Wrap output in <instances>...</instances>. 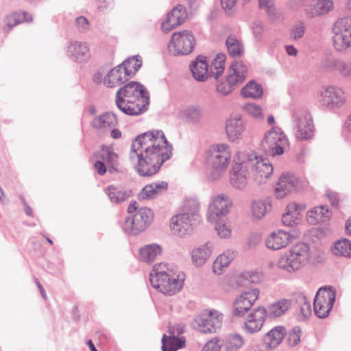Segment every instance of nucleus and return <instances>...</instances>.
<instances>
[{
  "label": "nucleus",
  "instance_id": "680f3d73",
  "mask_svg": "<svg viewBox=\"0 0 351 351\" xmlns=\"http://www.w3.org/2000/svg\"><path fill=\"white\" fill-rule=\"evenodd\" d=\"M262 240V234L259 232H252L247 238V245L250 248L257 247Z\"/></svg>",
  "mask_w": 351,
  "mask_h": 351
},
{
  "label": "nucleus",
  "instance_id": "de8ad7c7",
  "mask_svg": "<svg viewBox=\"0 0 351 351\" xmlns=\"http://www.w3.org/2000/svg\"><path fill=\"white\" fill-rule=\"evenodd\" d=\"M96 158L112 167L118 165V156L110 147L103 146L97 153Z\"/></svg>",
  "mask_w": 351,
  "mask_h": 351
},
{
  "label": "nucleus",
  "instance_id": "338daca9",
  "mask_svg": "<svg viewBox=\"0 0 351 351\" xmlns=\"http://www.w3.org/2000/svg\"><path fill=\"white\" fill-rule=\"evenodd\" d=\"M221 346L218 343V341L212 339L206 343L202 351H220Z\"/></svg>",
  "mask_w": 351,
  "mask_h": 351
},
{
  "label": "nucleus",
  "instance_id": "9d476101",
  "mask_svg": "<svg viewBox=\"0 0 351 351\" xmlns=\"http://www.w3.org/2000/svg\"><path fill=\"white\" fill-rule=\"evenodd\" d=\"M288 145V138L278 127H273L265 132L262 141V147L265 152L272 156L282 155Z\"/></svg>",
  "mask_w": 351,
  "mask_h": 351
},
{
  "label": "nucleus",
  "instance_id": "4468645a",
  "mask_svg": "<svg viewBox=\"0 0 351 351\" xmlns=\"http://www.w3.org/2000/svg\"><path fill=\"white\" fill-rule=\"evenodd\" d=\"M223 315L217 310L203 311L193 322V327L202 333L215 332L221 328Z\"/></svg>",
  "mask_w": 351,
  "mask_h": 351
},
{
  "label": "nucleus",
  "instance_id": "e433bc0d",
  "mask_svg": "<svg viewBox=\"0 0 351 351\" xmlns=\"http://www.w3.org/2000/svg\"><path fill=\"white\" fill-rule=\"evenodd\" d=\"M162 247L156 243L146 245L139 250V258L147 263H153L162 254Z\"/></svg>",
  "mask_w": 351,
  "mask_h": 351
},
{
  "label": "nucleus",
  "instance_id": "09e8293b",
  "mask_svg": "<svg viewBox=\"0 0 351 351\" xmlns=\"http://www.w3.org/2000/svg\"><path fill=\"white\" fill-rule=\"evenodd\" d=\"M120 65L123 68L129 77H132L141 67L142 58L138 55L134 56L126 59Z\"/></svg>",
  "mask_w": 351,
  "mask_h": 351
},
{
  "label": "nucleus",
  "instance_id": "cd10ccee",
  "mask_svg": "<svg viewBox=\"0 0 351 351\" xmlns=\"http://www.w3.org/2000/svg\"><path fill=\"white\" fill-rule=\"evenodd\" d=\"M271 209L272 200L269 197L253 199L250 204V213L254 221L263 219Z\"/></svg>",
  "mask_w": 351,
  "mask_h": 351
},
{
  "label": "nucleus",
  "instance_id": "3c124183",
  "mask_svg": "<svg viewBox=\"0 0 351 351\" xmlns=\"http://www.w3.org/2000/svg\"><path fill=\"white\" fill-rule=\"evenodd\" d=\"M226 47L228 53L232 57L240 56L243 52L242 43L233 36H230L227 38Z\"/></svg>",
  "mask_w": 351,
  "mask_h": 351
},
{
  "label": "nucleus",
  "instance_id": "5701e85b",
  "mask_svg": "<svg viewBox=\"0 0 351 351\" xmlns=\"http://www.w3.org/2000/svg\"><path fill=\"white\" fill-rule=\"evenodd\" d=\"M186 9L182 5H177L167 14L166 19L161 24L162 32L167 33L182 24L186 19Z\"/></svg>",
  "mask_w": 351,
  "mask_h": 351
},
{
  "label": "nucleus",
  "instance_id": "052dcab7",
  "mask_svg": "<svg viewBox=\"0 0 351 351\" xmlns=\"http://www.w3.org/2000/svg\"><path fill=\"white\" fill-rule=\"evenodd\" d=\"M75 27L82 33H86L90 29V23L84 16H80L75 19Z\"/></svg>",
  "mask_w": 351,
  "mask_h": 351
},
{
  "label": "nucleus",
  "instance_id": "a211bd4d",
  "mask_svg": "<svg viewBox=\"0 0 351 351\" xmlns=\"http://www.w3.org/2000/svg\"><path fill=\"white\" fill-rule=\"evenodd\" d=\"M66 54L71 60L78 63H86L92 57L89 44L77 40L69 43Z\"/></svg>",
  "mask_w": 351,
  "mask_h": 351
},
{
  "label": "nucleus",
  "instance_id": "49530a36",
  "mask_svg": "<svg viewBox=\"0 0 351 351\" xmlns=\"http://www.w3.org/2000/svg\"><path fill=\"white\" fill-rule=\"evenodd\" d=\"M180 114L185 118L188 122L197 123L203 117V110L198 105H191L184 108Z\"/></svg>",
  "mask_w": 351,
  "mask_h": 351
},
{
  "label": "nucleus",
  "instance_id": "1a4fd4ad",
  "mask_svg": "<svg viewBox=\"0 0 351 351\" xmlns=\"http://www.w3.org/2000/svg\"><path fill=\"white\" fill-rule=\"evenodd\" d=\"M247 72V67L243 62L235 61L230 65L226 80L217 85V91L223 95L230 94L244 82Z\"/></svg>",
  "mask_w": 351,
  "mask_h": 351
},
{
  "label": "nucleus",
  "instance_id": "2f4dec72",
  "mask_svg": "<svg viewBox=\"0 0 351 351\" xmlns=\"http://www.w3.org/2000/svg\"><path fill=\"white\" fill-rule=\"evenodd\" d=\"M128 77L123 68L119 64L108 73L104 79V83L108 87L113 88L128 81Z\"/></svg>",
  "mask_w": 351,
  "mask_h": 351
},
{
  "label": "nucleus",
  "instance_id": "0e129e2a",
  "mask_svg": "<svg viewBox=\"0 0 351 351\" xmlns=\"http://www.w3.org/2000/svg\"><path fill=\"white\" fill-rule=\"evenodd\" d=\"M305 27L302 23L295 25L291 32V36L293 39L297 40L301 38L304 34Z\"/></svg>",
  "mask_w": 351,
  "mask_h": 351
},
{
  "label": "nucleus",
  "instance_id": "c756f323",
  "mask_svg": "<svg viewBox=\"0 0 351 351\" xmlns=\"http://www.w3.org/2000/svg\"><path fill=\"white\" fill-rule=\"evenodd\" d=\"M167 189L168 184L166 182H153L143 188L138 197L142 200L152 199L164 193Z\"/></svg>",
  "mask_w": 351,
  "mask_h": 351
},
{
  "label": "nucleus",
  "instance_id": "7c9ffc66",
  "mask_svg": "<svg viewBox=\"0 0 351 351\" xmlns=\"http://www.w3.org/2000/svg\"><path fill=\"white\" fill-rule=\"evenodd\" d=\"M237 252L233 250H227L219 254L213 263L212 269L215 274L221 275L231 262L236 258Z\"/></svg>",
  "mask_w": 351,
  "mask_h": 351
},
{
  "label": "nucleus",
  "instance_id": "b1692460",
  "mask_svg": "<svg viewBox=\"0 0 351 351\" xmlns=\"http://www.w3.org/2000/svg\"><path fill=\"white\" fill-rule=\"evenodd\" d=\"M295 136L299 141L311 138L314 134V125L308 115L295 116Z\"/></svg>",
  "mask_w": 351,
  "mask_h": 351
},
{
  "label": "nucleus",
  "instance_id": "a18cd8bd",
  "mask_svg": "<svg viewBox=\"0 0 351 351\" xmlns=\"http://www.w3.org/2000/svg\"><path fill=\"white\" fill-rule=\"evenodd\" d=\"M226 58L224 53H219L215 56L211 61L210 66L208 65L209 76L217 80L222 75L224 71Z\"/></svg>",
  "mask_w": 351,
  "mask_h": 351
},
{
  "label": "nucleus",
  "instance_id": "5fc2aeb1",
  "mask_svg": "<svg viewBox=\"0 0 351 351\" xmlns=\"http://www.w3.org/2000/svg\"><path fill=\"white\" fill-rule=\"evenodd\" d=\"M258 5L261 10H264L271 21H275L280 17L276 12L273 0H258Z\"/></svg>",
  "mask_w": 351,
  "mask_h": 351
},
{
  "label": "nucleus",
  "instance_id": "e2e57ef3",
  "mask_svg": "<svg viewBox=\"0 0 351 351\" xmlns=\"http://www.w3.org/2000/svg\"><path fill=\"white\" fill-rule=\"evenodd\" d=\"M252 30L256 40L261 41L265 31L264 25L261 22L256 21L252 25Z\"/></svg>",
  "mask_w": 351,
  "mask_h": 351
},
{
  "label": "nucleus",
  "instance_id": "9b49d317",
  "mask_svg": "<svg viewBox=\"0 0 351 351\" xmlns=\"http://www.w3.org/2000/svg\"><path fill=\"white\" fill-rule=\"evenodd\" d=\"M232 207V201L229 195L220 193L213 195L208 204L206 214L207 220L217 223L222 217L227 216Z\"/></svg>",
  "mask_w": 351,
  "mask_h": 351
},
{
  "label": "nucleus",
  "instance_id": "aec40b11",
  "mask_svg": "<svg viewBox=\"0 0 351 351\" xmlns=\"http://www.w3.org/2000/svg\"><path fill=\"white\" fill-rule=\"evenodd\" d=\"M245 131V121L241 115H231L226 121V133L230 142H238L242 138Z\"/></svg>",
  "mask_w": 351,
  "mask_h": 351
},
{
  "label": "nucleus",
  "instance_id": "6ab92c4d",
  "mask_svg": "<svg viewBox=\"0 0 351 351\" xmlns=\"http://www.w3.org/2000/svg\"><path fill=\"white\" fill-rule=\"evenodd\" d=\"M267 310L263 306L254 308L245 318L243 330L247 334H254L259 332L265 321Z\"/></svg>",
  "mask_w": 351,
  "mask_h": 351
},
{
  "label": "nucleus",
  "instance_id": "f03ea898",
  "mask_svg": "<svg viewBox=\"0 0 351 351\" xmlns=\"http://www.w3.org/2000/svg\"><path fill=\"white\" fill-rule=\"evenodd\" d=\"M149 97L146 88L141 84L131 82L120 88L116 94V104L124 114L137 116L146 110Z\"/></svg>",
  "mask_w": 351,
  "mask_h": 351
},
{
  "label": "nucleus",
  "instance_id": "a19ab883",
  "mask_svg": "<svg viewBox=\"0 0 351 351\" xmlns=\"http://www.w3.org/2000/svg\"><path fill=\"white\" fill-rule=\"evenodd\" d=\"M173 328H169V335H163L162 338V350L168 349L169 350L182 348L185 344V340L182 338L176 337Z\"/></svg>",
  "mask_w": 351,
  "mask_h": 351
},
{
  "label": "nucleus",
  "instance_id": "6e6552de",
  "mask_svg": "<svg viewBox=\"0 0 351 351\" xmlns=\"http://www.w3.org/2000/svg\"><path fill=\"white\" fill-rule=\"evenodd\" d=\"M332 46L336 51L347 53L351 51V16L337 19L332 27Z\"/></svg>",
  "mask_w": 351,
  "mask_h": 351
},
{
  "label": "nucleus",
  "instance_id": "774afa93",
  "mask_svg": "<svg viewBox=\"0 0 351 351\" xmlns=\"http://www.w3.org/2000/svg\"><path fill=\"white\" fill-rule=\"evenodd\" d=\"M106 163L104 162H103L102 160H101L100 159H99L95 163V170L97 171V172L100 174V175H103L106 173Z\"/></svg>",
  "mask_w": 351,
  "mask_h": 351
},
{
  "label": "nucleus",
  "instance_id": "473e14b6",
  "mask_svg": "<svg viewBox=\"0 0 351 351\" xmlns=\"http://www.w3.org/2000/svg\"><path fill=\"white\" fill-rule=\"evenodd\" d=\"M117 124L116 115L110 112H106L100 116L95 117L91 121L93 128L106 132L114 128Z\"/></svg>",
  "mask_w": 351,
  "mask_h": 351
},
{
  "label": "nucleus",
  "instance_id": "13d9d810",
  "mask_svg": "<svg viewBox=\"0 0 351 351\" xmlns=\"http://www.w3.org/2000/svg\"><path fill=\"white\" fill-rule=\"evenodd\" d=\"M302 330L300 327L293 328L288 334L287 342L290 346H295L300 342Z\"/></svg>",
  "mask_w": 351,
  "mask_h": 351
},
{
  "label": "nucleus",
  "instance_id": "72a5a7b5",
  "mask_svg": "<svg viewBox=\"0 0 351 351\" xmlns=\"http://www.w3.org/2000/svg\"><path fill=\"white\" fill-rule=\"evenodd\" d=\"M180 213L188 217L193 221L198 220L200 217L199 201L195 197L185 199L180 208Z\"/></svg>",
  "mask_w": 351,
  "mask_h": 351
},
{
  "label": "nucleus",
  "instance_id": "4be33fe9",
  "mask_svg": "<svg viewBox=\"0 0 351 351\" xmlns=\"http://www.w3.org/2000/svg\"><path fill=\"white\" fill-rule=\"evenodd\" d=\"M291 234L283 230H278L269 233L265 239L266 247L272 251L285 248L291 241Z\"/></svg>",
  "mask_w": 351,
  "mask_h": 351
},
{
  "label": "nucleus",
  "instance_id": "393cba45",
  "mask_svg": "<svg viewBox=\"0 0 351 351\" xmlns=\"http://www.w3.org/2000/svg\"><path fill=\"white\" fill-rule=\"evenodd\" d=\"M306 206L302 204L291 202L287 204L282 216V221L285 226L293 227L300 222L302 213Z\"/></svg>",
  "mask_w": 351,
  "mask_h": 351
},
{
  "label": "nucleus",
  "instance_id": "69168bd1",
  "mask_svg": "<svg viewBox=\"0 0 351 351\" xmlns=\"http://www.w3.org/2000/svg\"><path fill=\"white\" fill-rule=\"evenodd\" d=\"M237 0H221V3L226 13L230 15L233 13Z\"/></svg>",
  "mask_w": 351,
  "mask_h": 351
},
{
  "label": "nucleus",
  "instance_id": "f8f14e48",
  "mask_svg": "<svg viewBox=\"0 0 351 351\" xmlns=\"http://www.w3.org/2000/svg\"><path fill=\"white\" fill-rule=\"evenodd\" d=\"M317 100L322 106L334 110L341 107L345 104L346 97L341 88L329 85L317 91Z\"/></svg>",
  "mask_w": 351,
  "mask_h": 351
},
{
  "label": "nucleus",
  "instance_id": "c03bdc74",
  "mask_svg": "<svg viewBox=\"0 0 351 351\" xmlns=\"http://www.w3.org/2000/svg\"><path fill=\"white\" fill-rule=\"evenodd\" d=\"M329 69L346 78L351 79V60L332 59L330 62Z\"/></svg>",
  "mask_w": 351,
  "mask_h": 351
},
{
  "label": "nucleus",
  "instance_id": "39448f33",
  "mask_svg": "<svg viewBox=\"0 0 351 351\" xmlns=\"http://www.w3.org/2000/svg\"><path fill=\"white\" fill-rule=\"evenodd\" d=\"M232 157L230 146L225 143H215L206 152V160L211 167L208 179L219 180L228 169Z\"/></svg>",
  "mask_w": 351,
  "mask_h": 351
},
{
  "label": "nucleus",
  "instance_id": "6e6d98bb",
  "mask_svg": "<svg viewBox=\"0 0 351 351\" xmlns=\"http://www.w3.org/2000/svg\"><path fill=\"white\" fill-rule=\"evenodd\" d=\"M244 343L243 337L237 333L230 334L226 342V349L230 351L238 350Z\"/></svg>",
  "mask_w": 351,
  "mask_h": 351
},
{
  "label": "nucleus",
  "instance_id": "f257e3e1",
  "mask_svg": "<svg viewBox=\"0 0 351 351\" xmlns=\"http://www.w3.org/2000/svg\"><path fill=\"white\" fill-rule=\"evenodd\" d=\"M172 155V145L162 130H152L138 135L131 145L129 159L142 176H152Z\"/></svg>",
  "mask_w": 351,
  "mask_h": 351
},
{
  "label": "nucleus",
  "instance_id": "f704fd0d",
  "mask_svg": "<svg viewBox=\"0 0 351 351\" xmlns=\"http://www.w3.org/2000/svg\"><path fill=\"white\" fill-rule=\"evenodd\" d=\"M334 8L332 0H317L307 10V14L311 18L324 16L332 12Z\"/></svg>",
  "mask_w": 351,
  "mask_h": 351
},
{
  "label": "nucleus",
  "instance_id": "ddd939ff",
  "mask_svg": "<svg viewBox=\"0 0 351 351\" xmlns=\"http://www.w3.org/2000/svg\"><path fill=\"white\" fill-rule=\"evenodd\" d=\"M195 40L189 30L174 32L169 44V51L174 56L187 55L191 53L195 47Z\"/></svg>",
  "mask_w": 351,
  "mask_h": 351
},
{
  "label": "nucleus",
  "instance_id": "dca6fc26",
  "mask_svg": "<svg viewBox=\"0 0 351 351\" xmlns=\"http://www.w3.org/2000/svg\"><path fill=\"white\" fill-rule=\"evenodd\" d=\"M260 295L257 288H250L237 295L232 303V313L236 317H243L255 304Z\"/></svg>",
  "mask_w": 351,
  "mask_h": 351
},
{
  "label": "nucleus",
  "instance_id": "79ce46f5",
  "mask_svg": "<svg viewBox=\"0 0 351 351\" xmlns=\"http://www.w3.org/2000/svg\"><path fill=\"white\" fill-rule=\"evenodd\" d=\"M105 193L112 203L120 204L130 197V192L120 187L110 185L105 189Z\"/></svg>",
  "mask_w": 351,
  "mask_h": 351
},
{
  "label": "nucleus",
  "instance_id": "4c0bfd02",
  "mask_svg": "<svg viewBox=\"0 0 351 351\" xmlns=\"http://www.w3.org/2000/svg\"><path fill=\"white\" fill-rule=\"evenodd\" d=\"M249 273L245 272L239 275L226 276L220 282L221 288L225 291H230L244 285V279H247Z\"/></svg>",
  "mask_w": 351,
  "mask_h": 351
},
{
  "label": "nucleus",
  "instance_id": "f3484780",
  "mask_svg": "<svg viewBox=\"0 0 351 351\" xmlns=\"http://www.w3.org/2000/svg\"><path fill=\"white\" fill-rule=\"evenodd\" d=\"M245 155L243 152H237L234 157V165L230 173V184L235 189H243L247 184V165L244 160Z\"/></svg>",
  "mask_w": 351,
  "mask_h": 351
},
{
  "label": "nucleus",
  "instance_id": "37998d69",
  "mask_svg": "<svg viewBox=\"0 0 351 351\" xmlns=\"http://www.w3.org/2000/svg\"><path fill=\"white\" fill-rule=\"evenodd\" d=\"M291 306V300L282 298L267 306V313L269 317H278L285 315Z\"/></svg>",
  "mask_w": 351,
  "mask_h": 351
},
{
  "label": "nucleus",
  "instance_id": "8fccbe9b",
  "mask_svg": "<svg viewBox=\"0 0 351 351\" xmlns=\"http://www.w3.org/2000/svg\"><path fill=\"white\" fill-rule=\"evenodd\" d=\"M241 94L245 97L258 98L263 95V88L260 84L251 81L242 88Z\"/></svg>",
  "mask_w": 351,
  "mask_h": 351
},
{
  "label": "nucleus",
  "instance_id": "603ef678",
  "mask_svg": "<svg viewBox=\"0 0 351 351\" xmlns=\"http://www.w3.org/2000/svg\"><path fill=\"white\" fill-rule=\"evenodd\" d=\"M294 301L304 318H307L311 315V303L307 300V298L304 294L300 293L295 294Z\"/></svg>",
  "mask_w": 351,
  "mask_h": 351
},
{
  "label": "nucleus",
  "instance_id": "412c9836",
  "mask_svg": "<svg viewBox=\"0 0 351 351\" xmlns=\"http://www.w3.org/2000/svg\"><path fill=\"white\" fill-rule=\"evenodd\" d=\"M193 222L188 217L178 213L171 217L169 227L175 236L185 238L193 232Z\"/></svg>",
  "mask_w": 351,
  "mask_h": 351
},
{
  "label": "nucleus",
  "instance_id": "c85d7f7f",
  "mask_svg": "<svg viewBox=\"0 0 351 351\" xmlns=\"http://www.w3.org/2000/svg\"><path fill=\"white\" fill-rule=\"evenodd\" d=\"M190 71L193 77L198 82H205L209 77L208 62L206 58L198 56L190 64Z\"/></svg>",
  "mask_w": 351,
  "mask_h": 351
},
{
  "label": "nucleus",
  "instance_id": "bf43d9fd",
  "mask_svg": "<svg viewBox=\"0 0 351 351\" xmlns=\"http://www.w3.org/2000/svg\"><path fill=\"white\" fill-rule=\"evenodd\" d=\"M246 112L257 119H263V111L260 106L250 103L245 106Z\"/></svg>",
  "mask_w": 351,
  "mask_h": 351
},
{
  "label": "nucleus",
  "instance_id": "20e7f679",
  "mask_svg": "<svg viewBox=\"0 0 351 351\" xmlns=\"http://www.w3.org/2000/svg\"><path fill=\"white\" fill-rule=\"evenodd\" d=\"M311 257L310 246L306 243L298 242L280 256L277 267L287 273H293L307 265Z\"/></svg>",
  "mask_w": 351,
  "mask_h": 351
},
{
  "label": "nucleus",
  "instance_id": "c9c22d12",
  "mask_svg": "<svg viewBox=\"0 0 351 351\" xmlns=\"http://www.w3.org/2000/svg\"><path fill=\"white\" fill-rule=\"evenodd\" d=\"M32 16L27 12H12L4 17L2 28L4 32H10L14 27L25 21H32Z\"/></svg>",
  "mask_w": 351,
  "mask_h": 351
},
{
  "label": "nucleus",
  "instance_id": "a878e982",
  "mask_svg": "<svg viewBox=\"0 0 351 351\" xmlns=\"http://www.w3.org/2000/svg\"><path fill=\"white\" fill-rule=\"evenodd\" d=\"M213 244L206 242L194 247L191 251V263L193 266L200 267L209 260L213 252Z\"/></svg>",
  "mask_w": 351,
  "mask_h": 351
},
{
  "label": "nucleus",
  "instance_id": "7ed1b4c3",
  "mask_svg": "<svg viewBox=\"0 0 351 351\" xmlns=\"http://www.w3.org/2000/svg\"><path fill=\"white\" fill-rule=\"evenodd\" d=\"M184 281V274L176 272L172 266L165 263L154 265L149 274L151 285L168 295L179 292L182 288Z\"/></svg>",
  "mask_w": 351,
  "mask_h": 351
},
{
  "label": "nucleus",
  "instance_id": "bb28decb",
  "mask_svg": "<svg viewBox=\"0 0 351 351\" xmlns=\"http://www.w3.org/2000/svg\"><path fill=\"white\" fill-rule=\"evenodd\" d=\"M299 183L298 179L292 174L285 173L280 176L275 189L277 198L282 199L295 190Z\"/></svg>",
  "mask_w": 351,
  "mask_h": 351
},
{
  "label": "nucleus",
  "instance_id": "864d4df0",
  "mask_svg": "<svg viewBox=\"0 0 351 351\" xmlns=\"http://www.w3.org/2000/svg\"><path fill=\"white\" fill-rule=\"evenodd\" d=\"M333 253L336 255L351 256V242L346 239L336 242Z\"/></svg>",
  "mask_w": 351,
  "mask_h": 351
},
{
  "label": "nucleus",
  "instance_id": "2eb2a0df",
  "mask_svg": "<svg viewBox=\"0 0 351 351\" xmlns=\"http://www.w3.org/2000/svg\"><path fill=\"white\" fill-rule=\"evenodd\" d=\"M335 293L330 288H320L314 299L315 314L319 318H326L331 311L335 301Z\"/></svg>",
  "mask_w": 351,
  "mask_h": 351
},
{
  "label": "nucleus",
  "instance_id": "0eeeda50",
  "mask_svg": "<svg viewBox=\"0 0 351 351\" xmlns=\"http://www.w3.org/2000/svg\"><path fill=\"white\" fill-rule=\"evenodd\" d=\"M244 160L250 170L252 180L257 185L267 182L273 174L274 168L269 160L254 152H243Z\"/></svg>",
  "mask_w": 351,
  "mask_h": 351
},
{
  "label": "nucleus",
  "instance_id": "58836bf2",
  "mask_svg": "<svg viewBox=\"0 0 351 351\" xmlns=\"http://www.w3.org/2000/svg\"><path fill=\"white\" fill-rule=\"evenodd\" d=\"M285 335V328L276 326L265 334L263 337L264 343L270 348H275L282 342Z\"/></svg>",
  "mask_w": 351,
  "mask_h": 351
},
{
  "label": "nucleus",
  "instance_id": "423d86ee",
  "mask_svg": "<svg viewBox=\"0 0 351 351\" xmlns=\"http://www.w3.org/2000/svg\"><path fill=\"white\" fill-rule=\"evenodd\" d=\"M128 216L122 226L123 231L130 235H138L144 232L154 219L152 210L147 207H138L136 202L128 207Z\"/></svg>",
  "mask_w": 351,
  "mask_h": 351
},
{
  "label": "nucleus",
  "instance_id": "ea45409f",
  "mask_svg": "<svg viewBox=\"0 0 351 351\" xmlns=\"http://www.w3.org/2000/svg\"><path fill=\"white\" fill-rule=\"evenodd\" d=\"M331 215L328 208L325 206H319L313 208L307 213L306 219L311 224L324 222Z\"/></svg>",
  "mask_w": 351,
  "mask_h": 351
},
{
  "label": "nucleus",
  "instance_id": "4d7b16f0",
  "mask_svg": "<svg viewBox=\"0 0 351 351\" xmlns=\"http://www.w3.org/2000/svg\"><path fill=\"white\" fill-rule=\"evenodd\" d=\"M215 229L217 235L221 239H228L231 235V225L230 223L227 221L217 223Z\"/></svg>",
  "mask_w": 351,
  "mask_h": 351
}]
</instances>
